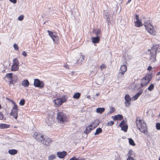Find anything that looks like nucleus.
I'll list each match as a JSON object with an SVG mask.
<instances>
[{
    "instance_id": "obj_44",
    "label": "nucleus",
    "mask_w": 160,
    "mask_h": 160,
    "mask_svg": "<svg viewBox=\"0 0 160 160\" xmlns=\"http://www.w3.org/2000/svg\"><path fill=\"white\" fill-rule=\"evenodd\" d=\"M156 128L158 130H160V123H157L156 124Z\"/></svg>"
},
{
    "instance_id": "obj_63",
    "label": "nucleus",
    "mask_w": 160,
    "mask_h": 160,
    "mask_svg": "<svg viewBox=\"0 0 160 160\" xmlns=\"http://www.w3.org/2000/svg\"><path fill=\"white\" fill-rule=\"evenodd\" d=\"M143 87H142V86L141 85V86L139 87V89H141Z\"/></svg>"
},
{
    "instance_id": "obj_10",
    "label": "nucleus",
    "mask_w": 160,
    "mask_h": 160,
    "mask_svg": "<svg viewBox=\"0 0 160 160\" xmlns=\"http://www.w3.org/2000/svg\"><path fill=\"white\" fill-rule=\"evenodd\" d=\"M125 99L126 100V102L124 103L125 106L127 107H128L129 106L131 103L130 102L131 100V98L129 95L127 94L125 95Z\"/></svg>"
},
{
    "instance_id": "obj_22",
    "label": "nucleus",
    "mask_w": 160,
    "mask_h": 160,
    "mask_svg": "<svg viewBox=\"0 0 160 160\" xmlns=\"http://www.w3.org/2000/svg\"><path fill=\"white\" fill-rule=\"evenodd\" d=\"M94 128H91L89 127V125L88 126H87L85 130L84 131V133L87 134L90 133L91 131Z\"/></svg>"
},
{
    "instance_id": "obj_62",
    "label": "nucleus",
    "mask_w": 160,
    "mask_h": 160,
    "mask_svg": "<svg viewBox=\"0 0 160 160\" xmlns=\"http://www.w3.org/2000/svg\"><path fill=\"white\" fill-rule=\"evenodd\" d=\"M99 95V93H97L96 94V96H98Z\"/></svg>"
},
{
    "instance_id": "obj_17",
    "label": "nucleus",
    "mask_w": 160,
    "mask_h": 160,
    "mask_svg": "<svg viewBox=\"0 0 160 160\" xmlns=\"http://www.w3.org/2000/svg\"><path fill=\"white\" fill-rule=\"evenodd\" d=\"M67 153L65 151L61 152H57V155L58 157L60 158H63L66 155Z\"/></svg>"
},
{
    "instance_id": "obj_50",
    "label": "nucleus",
    "mask_w": 160,
    "mask_h": 160,
    "mask_svg": "<svg viewBox=\"0 0 160 160\" xmlns=\"http://www.w3.org/2000/svg\"><path fill=\"white\" fill-rule=\"evenodd\" d=\"M3 114L2 113L0 112V119H3Z\"/></svg>"
},
{
    "instance_id": "obj_39",
    "label": "nucleus",
    "mask_w": 160,
    "mask_h": 160,
    "mask_svg": "<svg viewBox=\"0 0 160 160\" xmlns=\"http://www.w3.org/2000/svg\"><path fill=\"white\" fill-rule=\"evenodd\" d=\"M115 111V108H114L111 107L110 108V111L108 113V114H111L114 112Z\"/></svg>"
},
{
    "instance_id": "obj_35",
    "label": "nucleus",
    "mask_w": 160,
    "mask_h": 160,
    "mask_svg": "<svg viewBox=\"0 0 160 160\" xmlns=\"http://www.w3.org/2000/svg\"><path fill=\"white\" fill-rule=\"evenodd\" d=\"M81 94L79 92H76L73 96V98L75 99H78L79 98Z\"/></svg>"
},
{
    "instance_id": "obj_4",
    "label": "nucleus",
    "mask_w": 160,
    "mask_h": 160,
    "mask_svg": "<svg viewBox=\"0 0 160 160\" xmlns=\"http://www.w3.org/2000/svg\"><path fill=\"white\" fill-rule=\"evenodd\" d=\"M66 115L62 112H59L57 114V119L61 122H63L66 120Z\"/></svg>"
},
{
    "instance_id": "obj_34",
    "label": "nucleus",
    "mask_w": 160,
    "mask_h": 160,
    "mask_svg": "<svg viewBox=\"0 0 160 160\" xmlns=\"http://www.w3.org/2000/svg\"><path fill=\"white\" fill-rule=\"evenodd\" d=\"M124 74L123 72H121L119 71V72L117 76V78L120 79L122 78L123 77Z\"/></svg>"
},
{
    "instance_id": "obj_2",
    "label": "nucleus",
    "mask_w": 160,
    "mask_h": 160,
    "mask_svg": "<svg viewBox=\"0 0 160 160\" xmlns=\"http://www.w3.org/2000/svg\"><path fill=\"white\" fill-rule=\"evenodd\" d=\"M152 73H148L145 75L141 79V85L142 87H144L147 85L152 78Z\"/></svg>"
},
{
    "instance_id": "obj_8",
    "label": "nucleus",
    "mask_w": 160,
    "mask_h": 160,
    "mask_svg": "<svg viewBox=\"0 0 160 160\" xmlns=\"http://www.w3.org/2000/svg\"><path fill=\"white\" fill-rule=\"evenodd\" d=\"M119 126L121 128V130L124 131V132H126L128 129V126L126 125L125 122L124 120H123L120 123Z\"/></svg>"
},
{
    "instance_id": "obj_58",
    "label": "nucleus",
    "mask_w": 160,
    "mask_h": 160,
    "mask_svg": "<svg viewBox=\"0 0 160 160\" xmlns=\"http://www.w3.org/2000/svg\"><path fill=\"white\" fill-rule=\"evenodd\" d=\"M116 2L118 3H121L122 2V0H115Z\"/></svg>"
},
{
    "instance_id": "obj_13",
    "label": "nucleus",
    "mask_w": 160,
    "mask_h": 160,
    "mask_svg": "<svg viewBox=\"0 0 160 160\" xmlns=\"http://www.w3.org/2000/svg\"><path fill=\"white\" fill-rule=\"evenodd\" d=\"M100 122V121L99 120L96 119L89 125V127L94 128L98 125Z\"/></svg>"
},
{
    "instance_id": "obj_25",
    "label": "nucleus",
    "mask_w": 160,
    "mask_h": 160,
    "mask_svg": "<svg viewBox=\"0 0 160 160\" xmlns=\"http://www.w3.org/2000/svg\"><path fill=\"white\" fill-rule=\"evenodd\" d=\"M22 84L23 86L26 87L29 86V83L28 80H24L22 81Z\"/></svg>"
},
{
    "instance_id": "obj_61",
    "label": "nucleus",
    "mask_w": 160,
    "mask_h": 160,
    "mask_svg": "<svg viewBox=\"0 0 160 160\" xmlns=\"http://www.w3.org/2000/svg\"><path fill=\"white\" fill-rule=\"evenodd\" d=\"M131 0H128L127 3L128 4V3H130L131 2Z\"/></svg>"
},
{
    "instance_id": "obj_33",
    "label": "nucleus",
    "mask_w": 160,
    "mask_h": 160,
    "mask_svg": "<svg viewBox=\"0 0 160 160\" xmlns=\"http://www.w3.org/2000/svg\"><path fill=\"white\" fill-rule=\"evenodd\" d=\"M102 131V129L100 128H98L96 130V132L94 133V135H98Z\"/></svg>"
},
{
    "instance_id": "obj_41",
    "label": "nucleus",
    "mask_w": 160,
    "mask_h": 160,
    "mask_svg": "<svg viewBox=\"0 0 160 160\" xmlns=\"http://www.w3.org/2000/svg\"><path fill=\"white\" fill-rule=\"evenodd\" d=\"M25 103V100L24 99H22L20 101L19 104L21 106H23Z\"/></svg>"
},
{
    "instance_id": "obj_46",
    "label": "nucleus",
    "mask_w": 160,
    "mask_h": 160,
    "mask_svg": "<svg viewBox=\"0 0 160 160\" xmlns=\"http://www.w3.org/2000/svg\"><path fill=\"white\" fill-rule=\"evenodd\" d=\"M13 47L15 50H18V47L16 44H14L13 45Z\"/></svg>"
},
{
    "instance_id": "obj_55",
    "label": "nucleus",
    "mask_w": 160,
    "mask_h": 160,
    "mask_svg": "<svg viewBox=\"0 0 160 160\" xmlns=\"http://www.w3.org/2000/svg\"><path fill=\"white\" fill-rule=\"evenodd\" d=\"M152 69V68L151 66H149L148 68V69H147V70L148 71H151Z\"/></svg>"
},
{
    "instance_id": "obj_43",
    "label": "nucleus",
    "mask_w": 160,
    "mask_h": 160,
    "mask_svg": "<svg viewBox=\"0 0 160 160\" xmlns=\"http://www.w3.org/2000/svg\"><path fill=\"white\" fill-rule=\"evenodd\" d=\"M6 76L7 78H9L11 79H12V73H7L6 75Z\"/></svg>"
},
{
    "instance_id": "obj_26",
    "label": "nucleus",
    "mask_w": 160,
    "mask_h": 160,
    "mask_svg": "<svg viewBox=\"0 0 160 160\" xmlns=\"http://www.w3.org/2000/svg\"><path fill=\"white\" fill-rule=\"evenodd\" d=\"M93 33L95 34V35L96 36H99L100 35L101 30L99 29H98L96 30H93Z\"/></svg>"
},
{
    "instance_id": "obj_60",
    "label": "nucleus",
    "mask_w": 160,
    "mask_h": 160,
    "mask_svg": "<svg viewBox=\"0 0 160 160\" xmlns=\"http://www.w3.org/2000/svg\"><path fill=\"white\" fill-rule=\"evenodd\" d=\"M157 76H158L160 75V71L158 72L157 74H156Z\"/></svg>"
},
{
    "instance_id": "obj_38",
    "label": "nucleus",
    "mask_w": 160,
    "mask_h": 160,
    "mask_svg": "<svg viewBox=\"0 0 160 160\" xmlns=\"http://www.w3.org/2000/svg\"><path fill=\"white\" fill-rule=\"evenodd\" d=\"M55 158V156L53 154H52L48 156V160H53Z\"/></svg>"
},
{
    "instance_id": "obj_54",
    "label": "nucleus",
    "mask_w": 160,
    "mask_h": 160,
    "mask_svg": "<svg viewBox=\"0 0 160 160\" xmlns=\"http://www.w3.org/2000/svg\"><path fill=\"white\" fill-rule=\"evenodd\" d=\"M11 102L13 104L14 106H17L16 103H15V102L13 100H12L11 101Z\"/></svg>"
},
{
    "instance_id": "obj_1",
    "label": "nucleus",
    "mask_w": 160,
    "mask_h": 160,
    "mask_svg": "<svg viewBox=\"0 0 160 160\" xmlns=\"http://www.w3.org/2000/svg\"><path fill=\"white\" fill-rule=\"evenodd\" d=\"M138 118H137L136 121L138 129L140 132L143 133L147 135L148 132L146 124L144 123V121L142 122L141 119H138Z\"/></svg>"
},
{
    "instance_id": "obj_7",
    "label": "nucleus",
    "mask_w": 160,
    "mask_h": 160,
    "mask_svg": "<svg viewBox=\"0 0 160 160\" xmlns=\"http://www.w3.org/2000/svg\"><path fill=\"white\" fill-rule=\"evenodd\" d=\"M33 84L35 87L41 88H42L44 86V83L38 79H36L34 80Z\"/></svg>"
},
{
    "instance_id": "obj_51",
    "label": "nucleus",
    "mask_w": 160,
    "mask_h": 160,
    "mask_svg": "<svg viewBox=\"0 0 160 160\" xmlns=\"http://www.w3.org/2000/svg\"><path fill=\"white\" fill-rule=\"evenodd\" d=\"M135 18L136 19L137 21L140 20L139 19V16L138 15L136 14Z\"/></svg>"
},
{
    "instance_id": "obj_9",
    "label": "nucleus",
    "mask_w": 160,
    "mask_h": 160,
    "mask_svg": "<svg viewBox=\"0 0 160 160\" xmlns=\"http://www.w3.org/2000/svg\"><path fill=\"white\" fill-rule=\"evenodd\" d=\"M34 136H35V138L37 140L40 142L41 143H44V139L42 135L40 134H36L35 133L34 135Z\"/></svg>"
},
{
    "instance_id": "obj_59",
    "label": "nucleus",
    "mask_w": 160,
    "mask_h": 160,
    "mask_svg": "<svg viewBox=\"0 0 160 160\" xmlns=\"http://www.w3.org/2000/svg\"><path fill=\"white\" fill-rule=\"evenodd\" d=\"M156 80L157 81H159V80H160V77H158V78H157L156 79Z\"/></svg>"
},
{
    "instance_id": "obj_29",
    "label": "nucleus",
    "mask_w": 160,
    "mask_h": 160,
    "mask_svg": "<svg viewBox=\"0 0 160 160\" xmlns=\"http://www.w3.org/2000/svg\"><path fill=\"white\" fill-rule=\"evenodd\" d=\"M12 65L13 66L14 65L19 66V63L18 59L17 58H14L13 59L12 61Z\"/></svg>"
},
{
    "instance_id": "obj_20",
    "label": "nucleus",
    "mask_w": 160,
    "mask_h": 160,
    "mask_svg": "<svg viewBox=\"0 0 160 160\" xmlns=\"http://www.w3.org/2000/svg\"><path fill=\"white\" fill-rule=\"evenodd\" d=\"M92 42L93 43H97L100 41L99 36H96L92 38Z\"/></svg>"
},
{
    "instance_id": "obj_24",
    "label": "nucleus",
    "mask_w": 160,
    "mask_h": 160,
    "mask_svg": "<svg viewBox=\"0 0 160 160\" xmlns=\"http://www.w3.org/2000/svg\"><path fill=\"white\" fill-rule=\"evenodd\" d=\"M127 70V68L126 66L125 65H122L119 71L124 73Z\"/></svg>"
},
{
    "instance_id": "obj_49",
    "label": "nucleus",
    "mask_w": 160,
    "mask_h": 160,
    "mask_svg": "<svg viewBox=\"0 0 160 160\" xmlns=\"http://www.w3.org/2000/svg\"><path fill=\"white\" fill-rule=\"evenodd\" d=\"M100 68L102 70V69L105 68H106V66L105 64H102L100 66Z\"/></svg>"
},
{
    "instance_id": "obj_37",
    "label": "nucleus",
    "mask_w": 160,
    "mask_h": 160,
    "mask_svg": "<svg viewBox=\"0 0 160 160\" xmlns=\"http://www.w3.org/2000/svg\"><path fill=\"white\" fill-rule=\"evenodd\" d=\"M154 85L153 84H151L149 85V86L148 87V90L149 91H152L154 89Z\"/></svg>"
},
{
    "instance_id": "obj_14",
    "label": "nucleus",
    "mask_w": 160,
    "mask_h": 160,
    "mask_svg": "<svg viewBox=\"0 0 160 160\" xmlns=\"http://www.w3.org/2000/svg\"><path fill=\"white\" fill-rule=\"evenodd\" d=\"M157 54L152 53V52H150V60L152 62H155L157 61L156 59Z\"/></svg>"
},
{
    "instance_id": "obj_32",
    "label": "nucleus",
    "mask_w": 160,
    "mask_h": 160,
    "mask_svg": "<svg viewBox=\"0 0 160 160\" xmlns=\"http://www.w3.org/2000/svg\"><path fill=\"white\" fill-rule=\"evenodd\" d=\"M135 26L137 27H140L142 25L141 20L136 21L135 22Z\"/></svg>"
},
{
    "instance_id": "obj_27",
    "label": "nucleus",
    "mask_w": 160,
    "mask_h": 160,
    "mask_svg": "<svg viewBox=\"0 0 160 160\" xmlns=\"http://www.w3.org/2000/svg\"><path fill=\"white\" fill-rule=\"evenodd\" d=\"M17 151L16 149H10L8 151V153L12 155H14L17 153Z\"/></svg>"
},
{
    "instance_id": "obj_23",
    "label": "nucleus",
    "mask_w": 160,
    "mask_h": 160,
    "mask_svg": "<svg viewBox=\"0 0 160 160\" xmlns=\"http://www.w3.org/2000/svg\"><path fill=\"white\" fill-rule=\"evenodd\" d=\"M53 122L54 121L53 119L52 118L50 117H49L48 118L46 121V122L48 124V126H50Z\"/></svg>"
},
{
    "instance_id": "obj_11",
    "label": "nucleus",
    "mask_w": 160,
    "mask_h": 160,
    "mask_svg": "<svg viewBox=\"0 0 160 160\" xmlns=\"http://www.w3.org/2000/svg\"><path fill=\"white\" fill-rule=\"evenodd\" d=\"M84 56L82 55L81 56H80L78 60V59H75V60H72V63L73 64H75L78 62V63H79L81 62H82L84 60Z\"/></svg>"
},
{
    "instance_id": "obj_52",
    "label": "nucleus",
    "mask_w": 160,
    "mask_h": 160,
    "mask_svg": "<svg viewBox=\"0 0 160 160\" xmlns=\"http://www.w3.org/2000/svg\"><path fill=\"white\" fill-rule=\"evenodd\" d=\"M9 0L10 2H12V3H13L14 4H15V3H16L17 0Z\"/></svg>"
},
{
    "instance_id": "obj_12",
    "label": "nucleus",
    "mask_w": 160,
    "mask_h": 160,
    "mask_svg": "<svg viewBox=\"0 0 160 160\" xmlns=\"http://www.w3.org/2000/svg\"><path fill=\"white\" fill-rule=\"evenodd\" d=\"M49 36L52 38L54 42H55V39L57 38V35L54 32L50 31L48 30H47Z\"/></svg>"
},
{
    "instance_id": "obj_6",
    "label": "nucleus",
    "mask_w": 160,
    "mask_h": 160,
    "mask_svg": "<svg viewBox=\"0 0 160 160\" xmlns=\"http://www.w3.org/2000/svg\"><path fill=\"white\" fill-rule=\"evenodd\" d=\"M18 106H13L10 113V115L13 116L16 119H17L18 117Z\"/></svg>"
},
{
    "instance_id": "obj_42",
    "label": "nucleus",
    "mask_w": 160,
    "mask_h": 160,
    "mask_svg": "<svg viewBox=\"0 0 160 160\" xmlns=\"http://www.w3.org/2000/svg\"><path fill=\"white\" fill-rule=\"evenodd\" d=\"M114 124V122L113 121H110L107 123V126H111Z\"/></svg>"
},
{
    "instance_id": "obj_21",
    "label": "nucleus",
    "mask_w": 160,
    "mask_h": 160,
    "mask_svg": "<svg viewBox=\"0 0 160 160\" xmlns=\"http://www.w3.org/2000/svg\"><path fill=\"white\" fill-rule=\"evenodd\" d=\"M44 144L45 145L48 146L52 142V140L49 138H46L44 139Z\"/></svg>"
},
{
    "instance_id": "obj_48",
    "label": "nucleus",
    "mask_w": 160,
    "mask_h": 160,
    "mask_svg": "<svg viewBox=\"0 0 160 160\" xmlns=\"http://www.w3.org/2000/svg\"><path fill=\"white\" fill-rule=\"evenodd\" d=\"M71 160H84V159H79V158H77L75 157H73L71 158Z\"/></svg>"
},
{
    "instance_id": "obj_15",
    "label": "nucleus",
    "mask_w": 160,
    "mask_h": 160,
    "mask_svg": "<svg viewBox=\"0 0 160 160\" xmlns=\"http://www.w3.org/2000/svg\"><path fill=\"white\" fill-rule=\"evenodd\" d=\"M143 89L141 90L138 92L132 98V100H137L143 93Z\"/></svg>"
},
{
    "instance_id": "obj_16",
    "label": "nucleus",
    "mask_w": 160,
    "mask_h": 160,
    "mask_svg": "<svg viewBox=\"0 0 160 160\" xmlns=\"http://www.w3.org/2000/svg\"><path fill=\"white\" fill-rule=\"evenodd\" d=\"M159 46L158 45L155 44L154 45H153L151 49V51L150 52H152V53H154L155 54H157V50Z\"/></svg>"
},
{
    "instance_id": "obj_40",
    "label": "nucleus",
    "mask_w": 160,
    "mask_h": 160,
    "mask_svg": "<svg viewBox=\"0 0 160 160\" xmlns=\"http://www.w3.org/2000/svg\"><path fill=\"white\" fill-rule=\"evenodd\" d=\"M133 154V152L132 150L131 149H130L129 150L128 153L127 154V155L128 156V158L129 157H131L130 156Z\"/></svg>"
},
{
    "instance_id": "obj_57",
    "label": "nucleus",
    "mask_w": 160,
    "mask_h": 160,
    "mask_svg": "<svg viewBox=\"0 0 160 160\" xmlns=\"http://www.w3.org/2000/svg\"><path fill=\"white\" fill-rule=\"evenodd\" d=\"M64 67L66 68H69V66L68 65H67V64L64 65Z\"/></svg>"
},
{
    "instance_id": "obj_47",
    "label": "nucleus",
    "mask_w": 160,
    "mask_h": 160,
    "mask_svg": "<svg viewBox=\"0 0 160 160\" xmlns=\"http://www.w3.org/2000/svg\"><path fill=\"white\" fill-rule=\"evenodd\" d=\"M16 81H14L13 79H11V80L10 81V84H12L14 85L15 83L16 82Z\"/></svg>"
},
{
    "instance_id": "obj_45",
    "label": "nucleus",
    "mask_w": 160,
    "mask_h": 160,
    "mask_svg": "<svg viewBox=\"0 0 160 160\" xmlns=\"http://www.w3.org/2000/svg\"><path fill=\"white\" fill-rule=\"evenodd\" d=\"M24 17V16L23 15H21L18 17V19L20 21H21L23 19Z\"/></svg>"
},
{
    "instance_id": "obj_5",
    "label": "nucleus",
    "mask_w": 160,
    "mask_h": 160,
    "mask_svg": "<svg viewBox=\"0 0 160 160\" xmlns=\"http://www.w3.org/2000/svg\"><path fill=\"white\" fill-rule=\"evenodd\" d=\"M66 101V99L64 98H58L54 100L53 102L56 106L61 105L62 104Z\"/></svg>"
},
{
    "instance_id": "obj_36",
    "label": "nucleus",
    "mask_w": 160,
    "mask_h": 160,
    "mask_svg": "<svg viewBox=\"0 0 160 160\" xmlns=\"http://www.w3.org/2000/svg\"><path fill=\"white\" fill-rule=\"evenodd\" d=\"M129 142L130 145L132 146H135V144L134 143L133 140L131 138H129Z\"/></svg>"
},
{
    "instance_id": "obj_53",
    "label": "nucleus",
    "mask_w": 160,
    "mask_h": 160,
    "mask_svg": "<svg viewBox=\"0 0 160 160\" xmlns=\"http://www.w3.org/2000/svg\"><path fill=\"white\" fill-rule=\"evenodd\" d=\"M22 54L25 57H26L27 56V54L25 51L23 52Z\"/></svg>"
},
{
    "instance_id": "obj_3",
    "label": "nucleus",
    "mask_w": 160,
    "mask_h": 160,
    "mask_svg": "<svg viewBox=\"0 0 160 160\" xmlns=\"http://www.w3.org/2000/svg\"><path fill=\"white\" fill-rule=\"evenodd\" d=\"M145 29L150 34L154 35V32L153 31V27L150 23L145 22L143 23Z\"/></svg>"
},
{
    "instance_id": "obj_56",
    "label": "nucleus",
    "mask_w": 160,
    "mask_h": 160,
    "mask_svg": "<svg viewBox=\"0 0 160 160\" xmlns=\"http://www.w3.org/2000/svg\"><path fill=\"white\" fill-rule=\"evenodd\" d=\"M127 160H134L131 157H129V158H128L127 159Z\"/></svg>"
},
{
    "instance_id": "obj_64",
    "label": "nucleus",
    "mask_w": 160,
    "mask_h": 160,
    "mask_svg": "<svg viewBox=\"0 0 160 160\" xmlns=\"http://www.w3.org/2000/svg\"><path fill=\"white\" fill-rule=\"evenodd\" d=\"M74 73V72H72V74H73Z\"/></svg>"
},
{
    "instance_id": "obj_19",
    "label": "nucleus",
    "mask_w": 160,
    "mask_h": 160,
    "mask_svg": "<svg viewBox=\"0 0 160 160\" xmlns=\"http://www.w3.org/2000/svg\"><path fill=\"white\" fill-rule=\"evenodd\" d=\"M112 118L113 120L114 121L118 120H121L123 118V116L121 114H118L114 116H112Z\"/></svg>"
},
{
    "instance_id": "obj_28",
    "label": "nucleus",
    "mask_w": 160,
    "mask_h": 160,
    "mask_svg": "<svg viewBox=\"0 0 160 160\" xmlns=\"http://www.w3.org/2000/svg\"><path fill=\"white\" fill-rule=\"evenodd\" d=\"M105 110V108H98L96 109V112L99 113H102Z\"/></svg>"
},
{
    "instance_id": "obj_18",
    "label": "nucleus",
    "mask_w": 160,
    "mask_h": 160,
    "mask_svg": "<svg viewBox=\"0 0 160 160\" xmlns=\"http://www.w3.org/2000/svg\"><path fill=\"white\" fill-rule=\"evenodd\" d=\"M103 16L104 18L106 19L107 22L108 23H109L110 21V19L108 17V12L107 11H103Z\"/></svg>"
},
{
    "instance_id": "obj_30",
    "label": "nucleus",
    "mask_w": 160,
    "mask_h": 160,
    "mask_svg": "<svg viewBox=\"0 0 160 160\" xmlns=\"http://www.w3.org/2000/svg\"><path fill=\"white\" fill-rule=\"evenodd\" d=\"M19 66L14 65H12L11 66V70L12 71H16L18 70L19 68Z\"/></svg>"
},
{
    "instance_id": "obj_31",
    "label": "nucleus",
    "mask_w": 160,
    "mask_h": 160,
    "mask_svg": "<svg viewBox=\"0 0 160 160\" xmlns=\"http://www.w3.org/2000/svg\"><path fill=\"white\" fill-rule=\"evenodd\" d=\"M9 125L6 124H0V128H7L9 127Z\"/></svg>"
}]
</instances>
